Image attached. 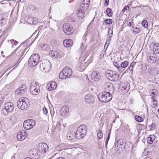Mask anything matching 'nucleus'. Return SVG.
<instances>
[{
	"instance_id": "nucleus-1",
	"label": "nucleus",
	"mask_w": 159,
	"mask_h": 159,
	"mask_svg": "<svg viewBox=\"0 0 159 159\" xmlns=\"http://www.w3.org/2000/svg\"><path fill=\"white\" fill-rule=\"evenodd\" d=\"M98 99L103 102H109L112 98V96L109 92H103L99 93L98 95Z\"/></svg>"
},
{
	"instance_id": "nucleus-2",
	"label": "nucleus",
	"mask_w": 159,
	"mask_h": 159,
	"mask_svg": "<svg viewBox=\"0 0 159 159\" xmlns=\"http://www.w3.org/2000/svg\"><path fill=\"white\" fill-rule=\"evenodd\" d=\"M87 131V127L84 125H81L79 127L75 133V138L78 139L83 138L86 135Z\"/></svg>"
},
{
	"instance_id": "nucleus-3",
	"label": "nucleus",
	"mask_w": 159,
	"mask_h": 159,
	"mask_svg": "<svg viewBox=\"0 0 159 159\" xmlns=\"http://www.w3.org/2000/svg\"><path fill=\"white\" fill-rule=\"evenodd\" d=\"M29 100L26 98H20L17 102V106L22 110H26L29 106Z\"/></svg>"
},
{
	"instance_id": "nucleus-4",
	"label": "nucleus",
	"mask_w": 159,
	"mask_h": 159,
	"mask_svg": "<svg viewBox=\"0 0 159 159\" xmlns=\"http://www.w3.org/2000/svg\"><path fill=\"white\" fill-rule=\"evenodd\" d=\"M26 43V42L25 41L21 43L12 54L16 53V56L18 58L21 57L26 49V48H25Z\"/></svg>"
},
{
	"instance_id": "nucleus-5",
	"label": "nucleus",
	"mask_w": 159,
	"mask_h": 159,
	"mask_svg": "<svg viewBox=\"0 0 159 159\" xmlns=\"http://www.w3.org/2000/svg\"><path fill=\"white\" fill-rule=\"evenodd\" d=\"M39 56L37 53L31 55L28 61L29 66L31 67L35 66L39 63Z\"/></svg>"
},
{
	"instance_id": "nucleus-6",
	"label": "nucleus",
	"mask_w": 159,
	"mask_h": 159,
	"mask_svg": "<svg viewBox=\"0 0 159 159\" xmlns=\"http://www.w3.org/2000/svg\"><path fill=\"white\" fill-rule=\"evenodd\" d=\"M71 69L68 67L65 68L59 75V78L61 79H65L69 78L72 75Z\"/></svg>"
},
{
	"instance_id": "nucleus-7",
	"label": "nucleus",
	"mask_w": 159,
	"mask_h": 159,
	"mask_svg": "<svg viewBox=\"0 0 159 159\" xmlns=\"http://www.w3.org/2000/svg\"><path fill=\"white\" fill-rule=\"evenodd\" d=\"M106 76L111 81L116 82L119 79V75L116 72L111 70H107L105 73Z\"/></svg>"
},
{
	"instance_id": "nucleus-8",
	"label": "nucleus",
	"mask_w": 159,
	"mask_h": 159,
	"mask_svg": "<svg viewBox=\"0 0 159 159\" xmlns=\"http://www.w3.org/2000/svg\"><path fill=\"white\" fill-rule=\"evenodd\" d=\"M30 90L32 95H36L39 93L40 88L38 83L33 82L30 84Z\"/></svg>"
},
{
	"instance_id": "nucleus-9",
	"label": "nucleus",
	"mask_w": 159,
	"mask_h": 159,
	"mask_svg": "<svg viewBox=\"0 0 159 159\" xmlns=\"http://www.w3.org/2000/svg\"><path fill=\"white\" fill-rule=\"evenodd\" d=\"M130 85L127 82H120L119 87L120 92L122 94H125L129 89Z\"/></svg>"
},
{
	"instance_id": "nucleus-10",
	"label": "nucleus",
	"mask_w": 159,
	"mask_h": 159,
	"mask_svg": "<svg viewBox=\"0 0 159 159\" xmlns=\"http://www.w3.org/2000/svg\"><path fill=\"white\" fill-rule=\"evenodd\" d=\"M63 30L64 33L67 35H71L74 32L73 28L72 25L67 23H65L63 25Z\"/></svg>"
},
{
	"instance_id": "nucleus-11",
	"label": "nucleus",
	"mask_w": 159,
	"mask_h": 159,
	"mask_svg": "<svg viewBox=\"0 0 159 159\" xmlns=\"http://www.w3.org/2000/svg\"><path fill=\"white\" fill-rule=\"evenodd\" d=\"M35 125V121L32 119L26 120L24 121L23 123V127L26 130L30 129Z\"/></svg>"
},
{
	"instance_id": "nucleus-12",
	"label": "nucleus",
	"mask_w": 159,
	"mask_h": 159,
	"mask_svg": "<svg viewBox=\"0 0 159 159\" xmlns=\"http://www.w3.org/2000/svg\"><path fill=\"white\" fill-rule=\"evenodd\" d=\"M49 63H40L39 65V69L40 70L44 72H48L50 70V67Z\"/></svg>"
},
{
	"instance_id": "nucleus-13",
	"label": "nucleus",
	"mask_w": 159,
	"mask_h": 159,
	"mask_svg": "<svg viewBox=\"0 0 159 159\" xmlns=\"http://www.w3.org/2000/svg\"><path fill=\"white\" fill-rule=\"evenodd\" d=\"M43 154L41 151H40L38 149L34 150L31 153V154L34 156L33 158L34 159H39L42 157Z\"/></svg>"
},
{
	"instance_id": "nucleus-14",
	"label": "nucleus",
	"mask_w": 159,
	"mask_h": 159,
	"mask_svg": "<svg viewBox=\"0 0 159 159\" xmlns=\"http://www.w3.org/2000/svg\"><path fill=\"white\" fill-rule=\"evenodd\" d=\"M48 146L45 143H42L39 145L38 149L43 153H46L48 150Z\"/></svg>"
},
{
	"instance_id": "nucleus-15",
	"label": "nucleus",
	"mask_w": 159,
	"mask_h": 159,
	"mask_svg": "<svg viewBox=\"0 0 159 159\" xmlns=\"http://www.w3.org/2000/svg\"><path fill=\"white\" fill-rule=\"evenodd\" d=\"M26 87L25 84L22 85L19 89L16 90V93L19 95H21L24 93L26 90Z\"/></svg>"
},
{
	"instance_id": "nucleus-16",
	"label": "nucleus",
	"mask_w": 159,
	"mask_h": 159,
	"mask_svg": "<svg viewBox=\"0 0 159 159\" xmlns=\"http://www.w3.org/2000/svg\"><path fill=\"white\" fill-rule=\"evenodd\" d=\"M91 78L94 81H98L100 78V75L98 72L93 71L91 73Z\"/></svg>"
},
{
	"instance_id": "nucleus-17",
	"label": "nucleus",
	"mask_w": 159,
	"mask_h": 159,
	"mask_svg": "<svg viewBox=\"0 0 159 159\" xmlns=\"http://www.w3.org/2000/svg\"><path fill=\"white\" fill-rule=\"evenodd\" d=\"M84 100L87 103L90 104H93L94 102V98L90 94H88L85 96Z\"/></svg>"
},
{
	"instance_id": "nucleus-18",
	"label": "nucleus",
	"mask_w": 159,
	"mask_h": 159,
	"mask_svg": "<svg viewBox=\"0 0 159 159\" xmlns=\"http://www.w3.org/2000/svg\"><path fill=\"white\" fill-rule=\"evenodd\" d=\"M5 109L8 113L14 109L13 103L11 102H7L5 105Z\"/></svg>"
},
{
	"instance_id": "nucleus-19",
	"label": "nucleus",
	"mask_w": 159,
	"mask_h": 159,
	"mask_svg": "<svg viewBox=\"0 0 159 159\" xmlns=\"http://www.w3.org/2000/svg\"><path fill=\"white\" fill-rule=\"evenodd\" d=\"M126 143L125 140L120 139L116 142V146L117 145V147L119 146V148L126 149Z\"/></svg>"
},
{
	"instance_id": "nucleus-20",
	"label": "nucleus",
	"mask_w": 159,
	"mask_h": 159,
	"mask_svg": "<svg viewBox=\"0 0 159 159\" xmlns=\"http://www.w3.org/2000/svg\"><path fill=\"white\" fill-rule=\"evenodd\" d=\"M56 83L54 81H52L48 84L47 87L48 88L49 91H51L55 89L57 87Z\"/></svg>"
},
{
	"instance_id": "nucleus-21",
	"label": "nucleus",
	"mask_w": 159,
	"mask_h": 159,
	"mask_svg": "<svg viewBox=\"0 0 159 159\" xmlns=\"http://www.w3.org/2000/svg\"><path fill=\"white\" fill-rule=\"evenodd\" d=\"M50 56L53 59H55L59 57V54L58 52L55 51H50L49 52Z\"/></svg>"
},
{
	"instance_id": "nucleus-22",
	"label": "nucleus",
	"mask_w": 159,
	"mask_h": 159,
	"mask_svg": "<svg viewBox=\"0 0 159 159\" xmlns=\"http://www.w3.org/2000/svg\"><path fill=\"white\" fill-rule=\"evenodd\" d=\"M69 108L65 105L62 107L60 110V113L62 115H65L69 111Z\"/></svg>"
},
{
	"instance_id": "nucleus-23",
	"label": "nucleus",
	"mask_w": 159,
	"mask_h": 159,
	"mask_svg": "<svg viewBox=\"0 0 159 159\" xmlns=\"http://www.w3.org/2000/svg\"><path fill=\"white\" fill-rule=\"evenodd\" d=\"M73 41L71 39H66L63 41L64 46L66 47H70L73 45Z\"/></svg>"
},
{
	"instance_id": "nucleus-24",
	"label": "nucleus",
	"mask_w": 159,
	"mask_h": 159,
	"mask_svg": "<svg viewBox=\"0 0 159 159\" xmlns=\"http://www.w3.org/2000/svg\"><path fill=\"white\" fill-rule=\"evenodd\" d=\"M28 23L30 24L35 25L38 23L37 18L31 17H29L28 20Z\"/></svg>"
},
{
	"instance_id": "nucleus-25",
	"label": "nucleus",
	"mask_w": 159,
	"mask_h": 159,
	"mask_svg": "<svg viewBox=\"0 0 159 159\" xmlns=\"http://www.w3.org/2000/svg\"><path fill=\"white\" fill-rule=\"evenodd\" d=\"M77 14L79 18L81 19L84 17V11L78 9L77 11Z\"/></svg>"
},
{
	"instance_id": "nucleus-26",
	"label": "nucleus",
	"mask_w": 159,
	"mask_h": 159,
	"mask_svg": "<svg viewBox=\"0 0 159 159\" xmlns=\"http://www.w3.org/2000/svg\"><path fill=\"white\" fill-rule=\"evenodd\" d=\"M128 62L127 61H125L122 62L120 65V70H122V71H124L125 68L128 66Z\"/></svg>"
},
{
	"instance_id": "nucleus-27",
	"label": "nucleus",
	"mask_w": 159,
	"mask_h": 159,
	"mask_svg": "<svg viewBox=\"0 0 159 159\" xmlns=\"http://www.w3.org/2000/svg\"><path fill=\"white\" fill-rule=\"evenodd\" d=\"M153 51L155 54L159 53V44L154 43L153 46Z\"/></svg>"
},
{
	"instance_id": "nucleus-28",
	"label": "nucleus",
	"mask_w": 159,
	"mask_h": 159,
	"mask_svg": "<svg viewBox=\"0 0 159 159\" xmlns=\"http://www.w3.org/2000/svg\"><path fill=\"white\" fill-rule=\"evenodd\" d=\"M22 134V131H19L17 133V137L19 141H22L25 139V137H24Z\"/></svg>"
},
{
	"instance_id": "nucleus-29",
	"label": "nucleus",
	"mask_w": 159,
	"mask_h": 159,
	"mask_svg": "<svg viewBox=\"0 0 159 159\" xmlns=\"http://www.w3.org/2000/svg\"><path fill=\"white\" fill-rule=\"evenodd\" d=\"M148 60L149 62L152 63L155 62L156 61L155 58L151 56L148 58Z\"/></svg>"
},
{
	"instance_id": "nucleus-30",
	"label": "nucleus",
	"mask_w": 159,
	"mask_h": 159,
	"mask_svg": "<svg viewBox=\"0 0 159 159\" xmlns=\"http://www.w3.org/2000/svg\"><path fill=\"white\" fill-rule=\"evenodd\" d=\"M90 0H84L81 4H83V7H85L87 6V8L89 7Z\"/></svg>"
},
{
	"instance_id": "nucleus-31",
	"label": "nucleus",
	"mask_w": 159,
	"mask_h": 159,
	"mask_svg": "<svg viewBox=\"0 0 159 159\" xmlns=\"http://www.w3.org/2000/svg\"><path fill=\"white\" fill-rule=\"evenodd\" d=\"M151 99L152 100V102L154 106V107H155L156 106L157 104V101L156 99L155 98L154 96H152L151 97Z\"/></svg>"
},
{
	"instance_id": "nucleus-32",
	"label": "nucleus",
	"mask_w": 159,
	"mask_h": 159,
	"mask_svg": "<svg viewBox=\"0 0 159 159\" xmlns=\"http://www.w3.org/2000/svg\"><path fill=\"white\" fill-rule=\"evenodd\" d=\"M73 135L70 132H68L66 134L67 138L69 140H72L73 138Z\"/></svg>"
},
{
	"instance_id": "nucleus-33",
	"label": "nucleus",
	"mask_w": 159,
	"mask_h": 159,
	"mask_svg": "<svg viewBox=\"0 0 159 159\" xmlns=\"http://www.w3.org/2000/svg\"><path fill=\"white\" fill-rule=\"evenodd\" d=\"M106 12L107 15L109 17H111L112 15V12L111 9L110 8H107L106 10Z\"/></svg>"
},
{
	"instance_id": "nucleus-34",
	"label": "nucleus",
	"mask_w": 159,
	"mask_h": 159,
	"mask_svg": "<svg viewBox=\"0 0 159 159\" xmlns=\"http://www.w3.org/2000/svg\"><path fill=\"white\" fill-rule=\"evenodd\" d=\"M134 118L135 120L138 122H141L143 120L142 118L139 116H135Z\"/></svg>"
},
{
	"instance_id": "nucleus-35",
	"label": "nucleus",
	"mask_w": 159,
	"mask_h": 159,
	"mask_svg": "<svg viewBox=\"0 0 159 159\" xmlns=\"http://www.w3.org/2000/svg\"><path fill=\"white\" fill-rule=\"evenodd\" d=\"M41 47L43 50H48L49 49L48 47L47 44H43Z\"/></svg>"
},
{
	"instance_id": "nucleus-36",
	"label": "nucleus",
	"mask_w": 159,
	"mask_h": 159,
	"mask_svg": "<svg viewBox=\"0 0 159 159\" xmlns=\"http://www.w3.org/2000/svg\"><path fill=\"white\" fill-rule=\"evenodd\" d=\"M140 30L139 28L137 27H135L133 30V32L134 34H138L140 32Z\"/></svg>"
},
{
	"instance_id": "nucleus-37",
	"label": "nucleus",
	"mask_w": 159,
	"mask_h": 159,
	"mask_svg": "<svg viewBox=\"0 0 159 159\" xmlns=\"http://www.w3.org/2000/svg\"><path fill=\"white\" fill-rule=\"evenodd\" d=\"M103 21L107 25H110L112 24V20L110 19H106Z\"/></svg>"
},
{
	"instance_id": "nucleus-38",
	"label": "nucleus",
	"mask_w": 159,
	"mask_h": 159,
	"mask_svg": "<svg viewBox=\"0 0 159 159\" xmlns=\"http://www.w3.org/2000/svg\"><path fill=\"white\" fill-rule=\"evenodd\" d=\"M114 65L118 69L119 71L122 72V70H120V65L116 62L113 63Z\"/></svg>"
},
{
	"instance_id": "nucleus-39",
	"label": "nucleus",
	"mask_w": 159,
	"mask_h": 159,
	"mask_svg": "<svg viewBox=\"0 0 159 159\" xmlns=\"http://www.w3.org/2000/svg\"><path fill=\"white\" fill-rule=\"evenodd\" d=\"M142 25L145 28H147L148 26L147 21L145 20H143L142 22Z\"/></svg>"
},
{
	"instance_id": "nucleus-40",
	"label": "nucleus",
	"mask_w": 159,
	"mask_h": 159,
	"mask_svg": "<svg viewBox=\"0 0 159 159\" xmlns=\"http://www.w3.org/2000/svg\"><path fill=\"white\" fill-rule=\"evenodd\" d=\"M155 125L152 123L151 125H149V130L152 131L154 130L155 129Z\"/></svg>"
},
{
	"instance_id": "nucleus-41",
	"label": "nucleus",
	"mask_w": 159,
	"mask_h": 159,
	"mask_svg": "<svg viewBox=\"0 0 159 159\" xmlns=\"http://www.w3.org/2000/svg\"><path fill=\"white\" fill-rule=\"evenodd\" d=\"M78 9L82 10L84 11H85L87 9V6L85 7H83V4H81L80 7Z\"/></svg>"
},
{
	"instance_id": "nucleus-42",
	"label": "nucleus",
	"mask_w": 159,
	"mask_h": 159,
	"mask_svg": "<svg viewBox=\"0 0 159 159\" xmlns=\"http://www.w3.org/2000/svg\"><path fill=\"white\" fill-rule=\"evenodd\" d=\"M147 141L148 143L149 144H151L153 143V140L151 137H148L147 138Z\"/></svg>"
},
{
	"instance_id": "nucleus-43",
	"label": "nucleus",
	"mask_w": 159,
	"mask_h": 159,
	"mask_svg": "<svg viewBox=\"0 0 159 159\" xmlns=\"http://www.w3.org/2000/svg\"><path fill=\"white\" fill-rule=\"evenodd\" d=\"M97 135L98 138L99 139H101L102 138L103 135L102 131L100 130L98 131V132L97 134Z\"/></svg>"
},
{
	"instance_id": "nucleus-44",
	"label": "nucleus",
	"mask_w": 159,
	"mask_h": 159,
	"mask_svg": "<svg viewBox=\"0 0 159 159\" xmlns=\"http://www.w3.org/2000/svg\"><path fill=\"white\" fill-rule=\"evenodd\" d=\"M6 19L5 18H2L0 20V24L2 25H3L4 23L6 22Z\"/></svg>"
},
{
	"instance_id": "nucleus-45",
	"label": "nucleus",
	"mask_w": 159,
	"mask_h": 159,
	"mask_svg": "<svg viewBox=\"0 0 159 159\" xmlns=\"http://www.w3.org/2000/svg\"><path fill=\"white\" fill-rule=\"evenodd\" d=\"M109 30L108 31V33L109 34V37H111L113 34V31L112 30H111V29L108 28Z\"/></svg>"
},
{
	"instance_id": "nucleus-46",
	"label": "nucleus",
	"mask_w": 159,
	"mask_h": 159,
	"mask_svg": "<svg viewBox=\"0 0 159 159\" xmlns=\"http://www.w3.org/2000/svg\"><path fill=\"white\" fill-rule=\"evenodd\" d=\"M105 89H106V90L109 92V91L110 90V88H111L112 87L110 86V85L106 84L105 85Z\"/></svg>"
},
{
	"instance_id": "nucleus-47",
	"label": "nucleus",
	"mask_w": 159,
	"mask_h": 159,
	"mask_svg": "<svg viewBox=\"0 0 159 159\" xmlns=\"http://www.w3.org/2000/svg\"><path fill=\"white\" fill-rule=\"evenodd\" d=\"M43 111L44 114H47L48 112V110L45 107H44L43 108Z\"/></svg>"
},
{
	"instance_id": "nucleus-48",
	"label": "nucleus",
	"mask_w": 159,
	"mask_h": 159,
	"mask_svg": "<svg viewBox=\"0 0 159 159\" xmlns=\"http://www.w3.org/2000/svg\"><path fill=\"white\" fill-rule=\"evenodd\" d=\"M129 9V7L128 6H126L125 7L123 10H122V12L123 13H124V12L127 10Z\"/></svg>"
},
{
	"instance_id": "nucleus-49",
	"label": "nucleus",
	"mask_w": 159,
	"mask_h": 159,
	"mask_svg": "<svg viewBox=\"0 0 159 159\" xmlns=\"http://www.w3.org/2000/svg\"><path fill=\"white\" fill-rule=\"evenodd\" d=\"M11 41L13 44L16 45L18 43V42L16 41H14V39L11 40Z\"/></svg>"
},
{
	"instance_id": "nucleus-50",
	"label": "nucleus",
	"mask_w": 159,
	"mask_h": 159,
	"mask_svg": "<svg viewBox=\"0 0 159 159\" xmlns=\"http://www.w3.org/2000/svg\"><path fill=\"white\" fill-rule=\"evenodd\" d=\"M111 37H109L107 38V39H106V44H107L108 43H109L110 42V41L111 40Z\"/></svg>"
},
{
	"instance_id": "nucleus-51",
	"label": "nucleus",
	"mask_w": 159,
	"mask_h": 159,
	"mask_svg": "<svg viewBox=\"0 0 159 159\" xmlns=\"http://www.w3.org/2000/svg\"><path fill=\"white\" fill-rule=\"evenodd\" d=\"M129 70L130 71L133 72V67L131 65L128 68L127 70L125 71H127L128 70Z\"/></svg>"
},
{
	"instance_id": "nucleus-52",
	"label": "nucleus",
	"mask_w": 159,
	"mask_h": 159,
	"mask_svg": "<svg viewBox=\"0 0 159 159\" xmlns=\"http://www.w3.org/2000/svg\"><path fill=\"white\" fill-rule=\"evenodd\" d=\"M22 134H23V135L24 136V137H25V138L27 135V133L25 130H24L23 131V132H22Z\"/></svg>"
},
{
	"instance_id": "nucleus-53",
	"label": "nucleus",
	"mask_w": 159,
	"mask_h": 159,
	"mask_svg": "<svg viewBox=\"0 0 159 159\" xmlns=\"http://www.w3.org/2000/svg\"><path fill=\"white\" fill-rule=\"evenodd\" d=\"M130 20V21L129 22V24H128V25L130 27H132L133 26V25L132 26V25H133V21L132 20Z\"/></svg>"
},
{
	"instance_id": "nucleus-54",
	"label": "nucleus",
	"mask_w": 159,
	"mask_h": 159,
	"mask_svg": "<svg viewBox=\"0 0 159 159\" xmlns=\"http://www.w3.org/2000/svg\"><path fill=\"white\" fill-rule=\"evenodd\" d=\"M109 2V0H105V5L106 7L108 6Z\"/></svg>"
},
{
	"instance_id": "nucleus-55",
	"label": "nucleus",
	"mask_w": 159,
	"mask_h": 159,
	"mask_svg": "<svg viewBox=\"0 0 159 159\" xmlns=\"http://www.w3.org/2000/svg\"><path fill=\"white\" fill-rule=\"evenodd\" d=\"M81 44L82 45L80 47V48L82 50H84L86 48L83 46V43H82Z\"/></svg>"
},
{
	"instance_id": "nucleus-56",
	"label": "nucleus",
	"mask_w": 159,
	"mask_h": 159,
	"mask_svg": "<svg viewBox=\"0 0 159 159\" xmlns=\"http://www.w3.org/2000/svg\"><path fill=\"white\" fill-rule=\"evenodd\" d=\"M3 102V99L2 98V96L0 94V105H1Z\"/></svg>"
},
{
	"instance_id": "nucleus-57",
	"label": "nucleus",
	"mask_w": 159,
	"mask_h": 159,
	"mask_svg": "<svg viewBox=\"0 0 159 159\" xmlns=\"http://www.w3.org/2000/svg\"><path fill=\"white\" fill-rule=\"evenodd\" d=\"M136 64V62H133L130 65L134 67L135 66Z\"/></svg>"
},
{
	"instance_id": "nucleus-58",
	"label": "nucleus",
	"mask_w": 159,
	"mask_h": 159,
	"mask_svg": "<svg viewBox=\"0 0 159 159\" xmlns=\"http://www.w3.org/2000/svg\"><path fill=\"white\" fill-rule=\"evenodd\" d=\"M109 45V43H108L107 44H106V43L105 44V46H104V48H106V50H107V49L108 48Z\"/></svg>"
},
{
	"instance_id": "nucleus-59",
	"label": "nucleus",
	"mask_w": 159,
	"mask_h": 159,
	"mask_svg": "<svg viewBox=\"0 0 159 159\" xmlns=\"http://www.w3.org/2000/svg\"><path fill=\"white\" fill-rule=\"evenodd\" d=\"M104 54H101L100 55H99V57L100 59H102V58H103L104 57Z\"/></svg>"
},
{
	"instance_id": "nucleus-60",
	"label": "nucleus",
	"mask_w": 159,
	"mask_h": 159,
	"mask_svg": "<svg viewBox=\"0 0 159 159\" xmlns=\"http://www.w3.org/2000/svg\"><path fill=\"white\" fill-rule=\"evenodd\" d=\"M151 93L153 94L154 96H156L157 95V93L154 92H152Z\"/></svg>"
},
{
	"instance_id": "nucleus-61",
	"label": "nucleus",
	"mask_w": 159,
	"mask_h": 159,
	"mask_svg": "<svg viewBox=\"0 0 159 159\" xmlns=\"http://www.w3.org/2000/svg\"><path fill=\"white\" fill-rule=\"evenodd\" d=\"M56 154H52V155L51 157L50 158H53V157L56 155Z\"/></svg>"
},
{
	"instance_id": "nucleus-62",
	"label": "nucleus",
	"mask_w": 159,
	"mask_h": 159,
	"mask_svg": "<svg viewBox=\"0 0 159 159\" xmlns=\"http://www.w3.org/2000/svg\"><path fill=\"white\" fill-rule=\"evenodd\" d=\"M141 125L143 126L144 128H145L146 129L147 128V125H144L141 124Z\"/></svg>"
},
{
	"instance_id": "nucleus-63",
	"label": "nucleus",
	"mask_w": 159,
	"mask_h": 159,
	"mask_svg": "<svg viewBox=\"0 0 159 159\" xmlns=\"http://www.w3.org/2000/svg\"><path fill=\"white\" fill-rule=\"evenodd\" d=\"M60 124H58L57 125H56V128L57 129L58 127H59V126H60Z\"/></svg>"
},
{
	"instance_id": "nucleus-64",
	"label": "nucleus",
	"mask_w": 159,
	"mask_h": 159,
	"mask_svg": "<svg viewBox=\"0 0 159 159\" xmlns=\"http://www.w3.org/2000/svg\"><path fill=\"white\" fill-rule=\"evenodd\" d=\"M56 159H65L63 157H58L57 158H56Z\"/></svg>"
}]
</instances>
